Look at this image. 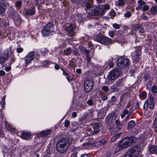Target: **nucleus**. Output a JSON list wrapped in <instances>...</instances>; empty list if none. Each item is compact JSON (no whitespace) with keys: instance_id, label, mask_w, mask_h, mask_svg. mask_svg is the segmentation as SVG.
I'll use <instances>...</instances> for the list:
<instances>
[{"instance_id":"obj_1","label":"nucleus","mask_w":157,"mask_h":157,"mask_svg":"<svg viewBox=\"0 0 157 157\" xmlns=\"http://www.w3.org/2000/svg\"><path fill=\"white\" fill-rule=\"evenodd\" d=\"M71 142L68 138L59 139L56 142V148L57 150L61 153H65Z\"/></svg>"},{"instance_id":"obj_2","label":"nucleus","mask_w":157,"mask_h":157,"mask_svg":"<svg viewBox=\"0 0 157 157\" xmlns=\"http://www.w3.org/2000/svg\"><path fill=\"white\" fill-rule=\"evenodd\" d=\"M14 51V47L12 46H10L8 48L5 50L3 53H0V63L3 64L8 58L9 56H11L10 59V63H13L15 60L14 56L13 55Z\"/></svg>"},{"instance_id":"obj_3","label":"nucleus","mask_w":157,"mask_h":157,"mask_svg":"<svg viewBox=\"0 0 157 157\" xmlns=\"http://www.w3.org/2000/svg\"><path fill=\"white\" fill-rule=\"evenodd\" d=\"M141 151L140 146L136 145L128 149L124 157H138Z\"/></svg>"},{"instance_id":"obj_4","label":"nucleus","mask_w":157,"mask_h":157,"mask_svg":"<svg viewBox=\"0 0 157 157\" xmlns=\"http://www.w3.org/2000/svg\"><path fill=\"white\" fill-rule=\"evenodd\" d=\"M54 25L50 23H48L45 25L42 29V34L44 36H48L52 34L54 31Z\"/></svg>"},{"instance_id":"obj_5","label":"nucleus","mask_w":157,"mask_h":157,"mask_svg":"<svg viewBox=\"0 0 157 157\" xmlns=\"http://www.w3.org/2000/svg\"><path fill=\"white\" fill-rule=\"evenodd\" d=\"M94 40L105 45H109L111 44L112 41L111 39L109 38L102 36L100 35H96L94 37Z\"/></svg>"},{"instance_id":"obj_6","label":"nucleus","mask_w":157,"mask_h":157,"mask_svg":"<svg viewBox=\"0 0 157 157\" xmlns=\"http://www.w3.org/2000/svg\"><path fill=\"white\" fill-rule=\"evenodd\" d=\"M35 56V58L38 59L40 57V55L36 52L32 51L29 52L25 57V62L26 64H29L34 58Z\"/></svg>"},{"instance_id":"obj_7","label":"nucleus","mask_w":157,"mask_h":157,"mask_svg":"<svg viewBox=\"0 0 157 157\" xmlns=\"http://www.w3.org/2000/svg\"><path fill=\"white\" fill-rule=\"evenodd\" d=\"M130 64L129 59L126 57H121L117 61V67L120 68H125Z\"/></svg>"},{"instance_id":"obj_8","label":"nucleus","mask_w":157,"mask_h":157,"mask_svg":"<svg viewBox=\"0 0 157 157\" xmlns=\"http://www.w3.org/2000/svg\"><path fill=\"white\" fill-rule=\"evenodd\" d=\"M133 140L130 137H125L121 139L119 142V144L120 146L123 149H125L127 148L132 143Z\"/></svg>"},{"instance_id":"obj_9","label":"nucleus","mask_w":157,"mask_h":157,"mask_svg":"<svg viewBox=\"0 0 157 157\" xmlns=\"http://www.w3.org/2000/svg\"><path fill=\"white\" fill-rule=\"evenodd\" d=\"M120 74V70L117 69H113L109 73L108 78L110 80H114L119 77Z\"/></svg>"},{"instance_id":"obj_10","label":"nucleus","mask_w":157,"mask_h":157,"mask_svg":"<svg viewBox=\"0 0 157 157\" xmlns=\"http://www.w3.org/2000/svg\"><path fill=\"white\" fill-rule=\"evenodd\" d=\"M136 9L144 12L147 11L149 7L145 2L142 0H139L138 1V6Z\"/></svg>"},{"instance_id":"obj_11","label":"nucleus","mask_w":157,"mask_h":157,"mask_svg":"<svg viewBox=\"0 0 157 157\" xmlns=\"http://www.w3.org/2000/svg\"><path fill=\"white\" fill-rule=\"evenodd\" d=\"M93 83L92 81L87 79H86L84 83V89L86 92H90L93 88Z\"/></svg>"},{"instance_id":"obj_12","label":"nucleus","mask_w":157,"mask_h":157,"mask_svg":"<svg viewBox=\"0 0 157 157\" xmlns=\"http://www.w3.org/2000/svg\"><path fill=\"white\" fill-rule=\"evenodd\" d=\"M85 10L86 13L88 14L91 16L95 15V9L89 3H86Z\"/></svg>"},{"instance_id":"obj_13","label":"nucleus","mask_w":157,"mask_h":157,"mask_svg":"<svg viewBox=\"0 0 157 157\" xmlns=\"http://www.w3.org/2000/svg\"><path fill=\"white\" fill-rule=\"evenodd\" d=\"M155 102L154 99H147L145 101L144 107H149L151 109H153L154 107Z\"/></svg>"},{"instance_id":"obj_14","label":"nucleus","mask_w":157,"mask_h":157,"mask_svg":"<svg viewBox=\"0 0 157 157\" xmlns=\"http://www.w3.org/2000/svg\"><path fill=\"white\" fill-rule=\"evenodd\" d=\"M101 127V124L100 123H94L93 126L94 130L91 132L90 135H94L99 132V128Z\"/></svg>"},{"instance_id":"obj_15","label":"nucleus","mask_w":157,"mask_h":157,"mask_svg":"<svg viewBox=\"0 0 157 157\" xmlns=\"http://www.w3.org/2000/svg\"><path fill=\"white\" fill-rule=\"evenodd\" d=\"M81 47L82 46H79V48L80 49L81 51H83L84 52L86 53V60L88 63V64L90 65L91 66H93L91 64V58L89 57V51L86 49L84 47H83L82 48H81Z\"/></svg>"},{"instance_id":"obj_16","label":"nucleus","mask_w":157,"mask_h":157,"mask_svg":"<svg viewBox=\"0 0 157 157\" xmlns=\"http://www.w3.org/2000/svg\"><path fill=\"white\" fill-rule=\"evenodd\" d=\"M31 135V132L23 131L21 132V137L22 139L28 140L30 139Z\"/></svg>"},{"instance_id":"obj_17","label":"nucleus","mask_w":157,"mask_h":157,"mask_svg":"<svg viewBox=\"0 0 157 157\" xmlns=\"http://www.w3.org/2000/svg\"><path fill=\"white\" fill-rule=\"evenodd\" d=\"M66 30L69 33L70 35L71 36H73L75 35L73 32L74 27L72 25L68 24L66 26Z\"/></svg>"},{"instance_id":"obj_18","label":"nucleus","mask_w":157,"mask_h":157,"mask_svg":"<svg viewBox=\"0 0 157 157\" xmlns=\"http://www.w3.org/2000/svg\"><path fill=\"white\" fill-rule=\"evenodd\" d=\"M107 140L104 139H101L100 140L94 142V144L96 147H99L103 145L106 143Z\"/></svg>"},{"instance_id":"obj_19","label":"nucleus","mask_w":157,"mask_h":157,"mask_svg":"<svg viewBox=\"0 0 157 157\" xmlns=\"http://www.w3.org/2000/svg\"><path fill=\"white\" fill-rule=\"evenodd\" d=\"M13 19L16 25H19L21 22V18L17 14L13 16Z\"/></svg>"},{"instance_id":"obj_20","label":"nucleus","mask_w":157,"mask_h":157,"mask_svg":"<svg viewBox=\"0 0 157 157\" xmlns=\"http://www.w3.org/2000/svg\"><path fill=\"white\" fill-rule=\"evenodd\" d=\"M107 109L106 108H104L100 109L98 113V115L101 117H103L106 114Z\"/></svg>"},{"instance_id":"obj_21","label":"nucleus","mask_w":157,"mask_h":157,"mask_svg":"<svg viewBox=\"0 0 157 157\" xmlns=\"http://www.w3.org/2000/svg\"><path fill=\"white\" fill-rule=\"evenodd\" d=\"M95 15H102L104 14L103 10L100 7V6H98L95 8Z\"/></svg>"},{"instance_id":"obj_22","label":"nucleus","mask_w":157,"mask_h":157,"mask_svg":"<svg viewBox=\"0 0 157 157\" xmlns=\"http://www.w3.org/2000/svg\"><path fill=\"white\" fill-rule=\"evenodd\" d=\"M149 151L152 154L157 153V146L151 145L149 147Z\"/></svg>"},{"instance_id":"obj_23","label":"nucleus","mask_w":157,"mask_h":157,"mask_svg":"<svg viewBox=\"0 0 157 157\" xmlns=\"http://www.w3.org/2000/svg\"><path fill=\"white\" fill-rule=\"evenodd\" d=\"M5 125L6 128L7 129L8 131H10L12 132H13L15 131V128L13 127L7 122H5Z\"/></svg>"},{"instance_id":"obj_24","label":"nucleus","mask_w":157,"mask_h":157,"mask_svg":"<svg viewBox=\"0 0 157 157\" xmlns=\"http://www.w3.org/2000/svg\"><path fill=\"white\" fill-rule=\"evenodd\" d=\"M114 117V115L112 114H109L106 118V121L109 123L112 122L115 119Z\"/></svg>"},{"instance_id":"obj_25","label":"nucleus","mask_w":157,"mask_h":157,"mask_svg":"<svg viewBox=\"0 0 157 157\" xmlns=\"http://www.w3.org/2000/svg\"><path fill=\"white\" fill-rule=\"evenodd\" d=\"M101 8L103 11L104 13L109 10L110 8V6L107 4L100 5Z\"/></svg>"},{"instance_id":"obj_26","label":"nucleus","mask_w":157,"mask_h":157,"mask_svg":"<svg viewBox=\"0 0 157 157\" xmlns=\"http://www.w3.org/2000/svg\"><path fill=\"white\" fill-rule=\"evenodd\" d=\"M35 12V8H33L29 9L26 12V15H32L34 14Z\"/></svg>"},{"instance_id":"obj_27","label":"nucleus","mask_w":157,"mask_h":157,"mask_svg":"<svg viewBox=\"0 0 157 157\" xmlns=\"http://www.w3.org/2000/svg\"><path fill=\"white\" fill-rule=\"evenodd\" d=\"M51 132L50 130L41 131L40 133V135L42 136H46L48 135Z\"/></svg>"},{"instance_id":"obj_28","label":"nucleus","mask_w":157,"mask_h":157,"mask_svg":"<svg viewBox=\"0 0 157 157\" xmlns=\"http://www.w3.org/2000/svg\"><path fill=\"white\" fill-rule=\"evenodd\" d=\"M121 133H119L112 136L111 138V141L112 142H113L115 141L118 138L120 137Z\"/></svg>"},{"instance_id":"obj_29","label":"nucleus","mask_w":157,"mask_h":157,"mask_svg":"<svg viewBox=\"0 0 157 157\" xmlns=\"http://www.w3.org/2000/svg\"><path fill=\"white\" fill-rule=\"evenodd\" d=\"M122 149H123V148L120 146V144H117L114 149V153H117L121 151Z\"/></svg>"},{"instance_id":"obj_30","label":"nucleus","mask_w":157,"mask_h":157,"mask_svg":"<svg viewBox=\"0 0 157 157\" xmlns=\"http://www.w3.org/2000/svg\"><path fill=\"white\" fill-rule=\"evenodd\" d=\"M72 52V50L71 48H68L64 51V53L66 55H70Z\"/></svg>"},{"instance_id":"obj_31","label":"nucleus","mask_w":157,"mask_h":157,"mask_svg":"<svg viewBox=\"0 0 157 157\" xmlns=\"http://www.w3.org/2000/svg\"><path fill=\"white\" fill-rule=\"evenodd\" d=\"M118 86L117 84L114 85L112 86L111 87V91L112 92H114L117 91L118 89Z\"/></svg>"},{"instance_id":"obj_32","label":"nucleus","mask_w":157,"mask_h":157,"mask_svg":"<svg viewBox=\"0 0 157 157\" xmlns=\"http://www.w3.org/2000/svg\"><path fill=\"white\" fill-rule=\"evenodd\" d=\"M150 10L152 14H154L156 13H157V6L152 7Z\"/></svg>"},{"instance_id":"obj_33","label":"nucleus","mask_w":157,"mask_h":157,"mask_svg":"<svg viewBox=\"0 0 157 157\" xmlns=\"http://www.w3.org/2000/svg\"><path fill=\"white\" fill-rule=\"evenodd\" d=\"M132 59L134 62H136L139 61V55L138 54H136L134 56L132 55Z\"/></svg>"},{"instance_id":"obj_34","label":"nucleus","mask_w":157,"mask_h":157,"mask_svg":"<svg viewBox=\"0 0 157 157\" xmlns=\"http://www.w3.org/2000/svg\"><path fill=\"white\" fill-rule=\"evenodd\" d=\"M48 50L45 48H42L40 50V53L43 56H45L48 52Z\"/></svg>"},{"instance_id":"obj_35","label":"nucleus","mask_w":157,"mask_h":157,"mask_svg":"<svg viewBox=\"0 0 157 157\" xmlns=\"http://www.w3.org/2000/svg\"><path fill=\"white\" fill-rule=\"evenodd\" d=\"M135 125V122L133 121H131L128 123V127L129 128H131L134 127Z\"/></svg>"},{"instance_id":"obj_36","label":"nucleus","mask_w":157,"mask_h":157,"mask_svg":"<svg viewBox=\"0 0 157 157\" xmlns=\"http://www.w3.org/2000/svg\"><path fill=\"white\" fill-rule=\"evenodd\" d=\"M124 4V0H118L116 3L117 6H123Z\"/></svg>"},{"instance_id":"obj_37","label":"nucleus","mask_w":157,"mask_h":157,"mask_svg":"<svg viewBox=\"0 0 157 157\" xmlns=\"http://www.w3.org/2000/svg\"><path fill=\"white\" fill-rule=\"evenodd\" d=\"M129 112V111H128L127 109H124L122 112V114L121 115V118H124L126 115L128 114Z\"/></svg>"},{"instance_id":"obj_38","label":"nucleus","mask_w":157,"mask_h":157,"mask_svg":"<svg viewBox=\"0 0 157 157\" xmlns=\"http://www.w3.org/2000/svg\"><path fill=\"white\" fill-rule=\"evenodd\" d=\"M63 74L65 76L66 78L67 79L68 81L69 82H70V81L71 80V79L69 78L68 74L65 71H63Z\"/></svg>"},{"instance_id":"obj_39","label":"nucleus","mask_w":157,"mask_h":157,"mask_svg":"<svg viewBox=\"0 0 157 157\" xmlns=\"http://www.w3.org/2000/svg\"><path fill=\"white\" fill-rule=\"evenodd\" d=\"M6 11L5 9L0 4V14L3 13Z\"/></svg>"},{"instance_id":"obj_40","label":"nucleus","mask_w":157,"mask_h":157,"mask_svg":"<svg viewBox=\"0 0 157 157\" xmlns=\"http://www.w3.org/2000/svg\"><path fill=\"white\" fill-rule=\"evenodd\" d=\"M115 30L113 31V30H110L109 31V36L112 37H113L114 36V34H115Z\"/></svg>"},{"instance_id":"obj_41","label":"nucleus","mask_w":157,"mask_h":157,"mask_svg":"<svg viewBox=\"0 0 157 157\" xmlns=\"http://www.w3.org/2000/svg\"><path fill=\"white\" fill-rule=\"evenodd\" d=\"M71 1L77 4L81 3L82 2H84V0H71Z\"/></svg>"},{"instance_id":"obj_42","label":"nucleus","mask_w":157,"mask_h":157,"mask_svg":"<svg viewBox=\"0 0 157 157\" xmlns=\"http://www.w3.org/2000/svg\"><path fill=\"white\" fill-rule=\"evenodd\" d=\"M113 27L116 29H118L120 28V25L116 23L113 24Z\"/></svg>"},{"instance_id":"obj_43","label":"nucleus","mask_w":157,"mask_h":157,"mask_svg":"<svg viewBox=\"0 0 157 157\" xmlns=\"http://www.w3.org/2000/svg\"><path fill=\"white\" fill-rule=\"evenodd\" d=\"M127 90L124 91V94H123V98H129L130 95L127 92Z\"/></svg>"},{"instance_id":"obj_44","label":"nucleus","mask_w":157,"mask_h":157,"mask_svg":"<svg viewBox=\"0 0 157 157\" xmlns=\"http://www.w3.org/2000/svg\"><path fill=\"white\" fill-rule=\"evenodd\" d=\"M133 112V109L132 108H131L129 110V112L128 113V115L126 117V118L127 119H129V118L130 117V115L131 114V113Z\"/></svg>"},{"instance_id":"obj_45","label":"nucleus","mask_w":157,"mask_h":157,"mask_svg":"<svg viewBox=\"0 0 157 157\" xmlns=\"http://www.w3.org/2000/svg\"><path fill=\"white\" fill-rule=\"evenodd\" d=\"M110 15L111 17H114L116 15V13L114 10H112L111 11L110 13Z\"/></svg>"},{"instance_id":"obj_46","label":"nucleus","mask_w":157,"mask_h":157,"mask_svg":"<svg viewBox=\"0 0 157 157\" xmlns=\"http://www.w3.org/2000/svg\"><path fill=\"white\" fill-rule=\"evenodd\" d=\"M139 96L140 98L143 97L145 98L146 97L147 94L145 92L140 93L139 94Z\"/></svg>"},{"instance_id":"obj_47","label":"nucleus","mask_w":157,"mask_h":157,"mask_svg":"<svg viewBox=\"0 0 157 157\" xmlns=\"http://www.w3.org/2000/svg\"><path fill=\"white\" fill-rule=\"evenodd\" d=\"M53 63L55 65L54 68L56 70H58L60 69V66L59 65L54 62Z\"/></svg>"},{"instance_id":"obj_48","label":"nucleus","mask_w":157,"mask_h":157,"mask_svg":"<svg viewBox=\"0 0 157 157\" xmlns=\"http://www.w3.org/2000/svg\"><path fill=\"white\" fill-rule=\"evenodd\" d=\"M152 92L154 93L157 92V87L156 86H153L151 89Z\"/></svg>"},{"instance_id":"obj_49","label":"nucleus","mask_w":157,"mask_h":157,"mask_svg":"<svg viewBox=\"0 0 157 157\" xmlns=\"http://www.w3.org/2000/svg\"><path fill=\"white\" fill-rule=\"evenodd\" d=\"M16 50L17 53H21L23 52V49L22 48L18 47L17 48Z\"/></svg>"},{"instance_id":"obj_50","label":"nucleus","mask_w":157,"mask_h":157,"mask_svg":"<svg viewBox=\"0 0 157 157\" xmlns=\"http://www.w3.org/2000/svg\"><path fill=\"white\" fill-rule=\"evenodd\" d=\"M131 16V13L130 12H128L125 13L124 15L125 17L128 18Z\"/></svg>"},{"instance_id":"obj_51","label":"nucleus","mask_w":157,"mask_h":157,"mask_svg":"<svg viewBox=\"0 0 157 157\" xmlns=\"http://www.w3.org/2000/svg\"><path fill=\"white\" fill-rule=\"evenodd\" d=\"M73 54L76 56H79V54L78 49H75L73 52Z\"/></svg>"},{"instance_id":"obj_52","label":"nucleus","mask_w":157,"mask_h":157,"mask_svg":"<svg viewBox=\"0 0 157 157\" xmlns=\"http://www.w3.org/2000/svg\"><path fill=\"white\" fill-rule=\"evenodd\" d=\"M0 105H2V107H4L5 105V99H2L1 101H0Z\"/></svg>"},{"instance_id":"obj_53","label":"nucleus","mask_w":157,"mask_h":157,"mask_svg":"<svg viewBox=\"0 0 157 157\" xmlns=\"http://www.w3.org/2000/svg\"><path fill=\"white\" fill-rule=\"evenodd\" d=\"M102 89L103 91L107 92L108 91L109 88L108 86H103L102 88Z\"/></svg>"},{"instance_id":"obj_54","label":"nucleus","mask_w":157,"mask_h":157,"mask_svg":"<svg viewBox=\"0 0 157 157\" xmlns=\"http://www.w3.org/2000/svg\"><path fill=\"white\" fill-rule=\"evenodd\" d=\"M21 5V2L20 1L17 2L16 3V6L19 8Z\"/></svg>"},{"instance_id":"obj_55","label":"nucleus","mask_w":157,"mask_h":157,"mask_svg":"<svg viewBox=\"0 0 157 157\" xmlns=\"http://www.w3.org/2000/svg\"><path fill=\"white\" fill-rule=\"evenodd\" d=\"M70 124V122L68 120L66 121L64 123V126L66 127H67Z\"/></svg>"},{"instance_id":"obj_56","label":"nucleus","mask_w":157,"mask_h":157,"mask_svg":"<svg viewBox=\"0 0 157 157\" xmlns=\"http://www.w3.org/2000/svg\"><path fill=\"white\" fill-rule=\"evenodd\" d=\"M154 124L155 128L157 129V117L155 119Z\"/></svg>"},{"instance_id":"obj_57","label":"nucleus","mask_w":157,"mask_h":157,"mask_svg":"<svg viewBox=\"0 0 157 157\" xmlns=\"http://www.w3.org/2000/svg\"><path fill=\"white\" fill-rule=\"evenodd\" d=\"M149 76L148 74H146L144 77V80L145 81H146L148 79Z\"/></svg>"},{"instance_id":"obj_58","label":"nucleus","mask_w":157,"mask_h":157,"mask_svg":"<svg viewBox=\"0 0 157 157\" xmlns=\"http://www.w3.org/2000/svg\"><path fill=\"white\" fill-rule=\"evenodd\" d=\"M87 104L90 105H92L93 103L92 100L91 99L89 100L87 102Z\"/></svg>"},{"instance_id":"obj_59","label":"nucleus","mask_w":157,"mask_h":157,"mask_svg":"<svg viewBox=\"0 0 157 157\" xmlns=\"http://www.w3.org/2000/svg\"><path fill=\"white\" fill-rule=\"evenodd\" d=\"M121 128V126H116V127L115 128L114 131L115 132H118L120 130Z\"/></svg>"},{"instance_id":"obj_60","label":"nucleus","mask_w":157,"mask_h":157,"mask_svg":"<svg viewBox=\"0 0 157 157\" xmlns=\"http://www.w3.org/2000/svg\"><path fill=\"white\" fill-rule=\"evenodd\" d=\"M5 72L4 71L2 70H0V76H3L5 75Z\"/></svg>"},{"instance_id":"obj_61","label":"nucleus","mask_w":157,"mask_h":157,"mask_svg":"<svg viewBox=\"0 0 157 157\" xmlns=\"http://www.w3.org/2000/svg\"><path fill=\"white\" fill-rule=\"evenodd\" d=\"M5 69L6 71L8 72L10 71L11 69V67L10 66H7L5 67Z\"/></svg>"},{"instance_id":"obj_62","label":"nucleus","mask_w":157,"mask_h":157,"mask_svg":"<svg viewBox=\"0 0 157 157\" xmlns=\"http://www.w3.org/2000/svg\"><path fill=\"white\" fill-rule=\"evenodd\" d=\"M115 123L116 126H121L120 122L118 120H117L115 121Z\"/></svg>"},{"instance_id":"obj_63","label":"nucleus","mask_w":157,"mask_h":157,"mask_svg":"<svg viewBox=\"0 0 157 157\" xmlns=\"http://www.w3.org/2000/svg\"><path fill=\"white\" fill-rule=\"evenodd\" d=\"M71 157H77V152H75L73 153L71 155Z\"/></svg>"},{"instance_id":"obj_64","label":"nucleus","mask_w":157,"mask_h":157,"mask_svg":"<svg viewBox=\"0 0 157 157\" xmlns=\"http://www.w3.org/2000/svg\"><path fill=\"white\" fill-rule=\"evenodd\" d=\"M77 115V113L75 112L72 113V116L73 117H75Z\"/></svg>"}]
</instances>
